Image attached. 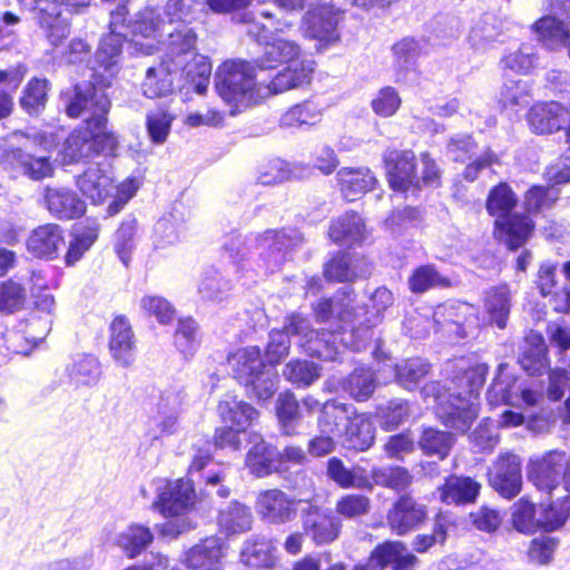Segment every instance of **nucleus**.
<instances>
[{
  "label": "nucleus",
  "mask_w": 570,
  "mask_h": 570,
  "mask_svg": "<svg viewBox=\"0 0 570 570\" xmlns=\"http://www.w3.org/2000/svg\"><path fill=\"white\" fill-rule=\"evenodd\" d=\"M195 33L187 27L169 35L168 52L157 68H149L142 82V92L148 98H157L173 90L174 77L185 75L197 94L208 87L210 66L206 58L194 52Z\"/></svg>",
  "instance_id": "obj_1"
},
{
  "label": "nucleus",
  "mask_w": 570,
  "mask_h": 570,
  "mask_svg": "<svg viewBox=\"0 0 570 570\" xmlns=\"http://www.w3.org/2000/svg\"><path fill=\"white\" fill-rule=\"evenodd\" d=\"M461 374L452 381L453 387H444L438 382L424 385L421 393L423 399L435 403L436 415L444 424L465 431L479 413L478 396L483 387L488 366L475 364L469 368H461Z\"/></svg>",
  "instance_id": "obj_2"
},
{
  "label": "nucleus",
  "mask_w": 570,
  "mask_h": 570,
  "mask_svg": "<svg viewBox=\"0 0 570 570\" xmlns=\"http://www.w3.org/2000/svg\"><path fill=\"white\" fill-rule=\"evenodd\" d=\"M110 102L101 89L86 85L76 87L73 99L67 107V114L71 118L86 117L85 121L90 127L92 149L95 146L102 153L111 154L118 147L117 137L107 130L106 115Z\"/></svg>",
  "instance_id": "obj_3"
},
{
  "label": "nucleus",
  "mask_w": 570,
  "mask_h": 570,
  "mask_svg": "<svg viewBox=\"0 0 570 570\" xmlns=\"http://www.w3.org/2000/svg\"><path fill=\"white\" fill-rule=\"evenodd\" d=\"M518 197L507 183L494 186L487 198V210L495 217V234L511 249L521 247L531 236L533 222L523 215H511Z\"/></svg>",
  "instance_id": "obj_4"
},
{
  "label": "nucleus",
  "mask_w": 570,
  "mask_h": 570,
  "mask_svg": "<svg viewBox=\"0 0 570 570\" xmlns=\"http://www.w3.org/2000/svg\"><path fill=\"white\" fill-rule=\"evenodd\" d=\"M76 184L82 195L95 205L104 204L111 198L107 209L110 216L119 213L139 188V183L135 178H127L115 185L108 167L101 164L90 165L77 177Z\"/></svg>",
  "instance_id": "obj_5"
},
{
  "label": "nucleus",
  "mask_w": 570,
  "mask_h": 570,
  "mask_svg": "<svg viewBox=\"0 0 570 570\" xmlns=\"http://www.w3.org/2000/svg\"><path fill=\"white\" fill-rule=\"evenodd\" d=\"M284 330L286 335H298L305 338L309 353L324 360H335L341 348L347 345H351L354 350H360L364 341L370 337L368 330L360 327L353 328L350 334L351 337H360L356 342H347L343 337L345 333L314 332L309 330L308 321L298 314L287 318Z\"/></svg>",
  "instance_id": "obj_6"
},
{
  "label": "nucleus",
  "mask_w": 570,
  "mask_h": 570,
  "mask_svg": "<svg viewBox=\"0 0 570 570\" xmlns=\"http://www.w3.org/2000/svg\"><path fill=\"white\" fill-rule=\"evenodd\" d=\"M314 61L308 58L286 63V67L277 72L268 83H265L261 72L252 71V96L255 92L258 98L264 99L271 95L296 89L308 83L314 71Z\"/></svg>",
  "instance_id": "obj_7"
},
{
  "label": "nucleus",
  "mask_w": 570,
  "mask_h": 570,
  "mask_svg": "<svg viewBox=\"0 0 570 570\" xmlns=\"http://www.w3.org/2000/svg\"><path fill=\"white\" fill-rule=\"evenodd\" d=\"M248 76L249 66L240 60L226 61L216 71L215 86L218 95L239 111L247 108Z\"/></svg>",
  "instance_id": "obj_8"
},
{
  "label": "nucleus",
  "mask_w": 570,
  "mask_h": 570,
  "mask_svg": "<svg viewBox=\"0 0 570 570\" xmlns=\"http://www.w3.org/2000/svg\"><path fill=\"white\" fill-rule=\"evenodd\" d=\"M219 410L227 428L216 432L215 444L218 448L236 450L242 441L247 439V428L249 426L248 404L233 397L220 403Z\"/></svg>",
  "instance_id": "obj_9"
},
{
  "label": "nucleus",
  "mask_w": 570,
  "mask_h": 570,
  "mask_svg": "<svg viewBox=\"0 0 570 570\" xmlns=\"http://www.w3.org/2000/svg\"><path fill=\"white\" fill-rule=\"evenodd\" d=\"M490 403H507L512 406L531 407L541 399V394L518 383L507 364H501L498 374L488 391Z\"/></svg>",
  "instance_id": "obj_10"
},
{
  "label": "nucleus",
  "mask_w": 570,
  "mask_h": 570,
  "mask_svg": "<svg viewBox=\"0 0 570 570\" xmlns=\"http://www.w3.org/2000/svg\"><path fill=\"white\" fill-rule=\"evenodd\" d=\"M158 495L154 505L167 518L185 515L195 500L194 489L189 481L163 480L157 487Z\"/></svg>",
  "instance_id": "obj_11"
},
{
  "label": "nucleus",
  "mask_w": 570,
  "mask_h": 570,
  "mask_svg": "<svg viewBox=\"0 0 570 570\" xmlns=\"http://www.w3.org/2000/svg\"><path fill=\"white\" fill-rule=\"evenodd\" d=\"M387 563H393L394 570H413L417 558L400 541L385 542L371 553L364 564L355 566L354 570H384Z\"/></svg>",
  "instance_id": "obj_12"
},
{
  "label": "nucleus",
  "mask_w": 570,
  "mask_h": 570,
  "mask_svg": "<svg viewBox=\"0 0 570 570\" xmlns=\"http://www.w3.org/2000/svg\"><path fill=\"white\" fill-rule=\"evenodd\" d=\"M491 487L502 497H515L521 490V461L518 455L504 454L498 458L489 472Z\"/></svg>",
  "instance_id": "obj_13"
},
{
  "label": "nucleus",
  "mask_w": 570,
  "mask_h": 570,
  "mask_svg": "<svg viewBox=\"0 0 570 570\" xmlns=\"http://www.w3.org/2000/svg\"><path fill=\"white\" fill-rule=\"evenodd\" d=\"M2 166L11 177L22 174L33 180H40L53 174V166L48 157L32 156L23 153L20 148L7 151L2 159Z\"/></svg>",
  "instance_id": "obj_14"
},
{
  "label": "nucleus",
  "mask_w": 570,
  "mask_h": 570,
  "mask_svg": "<svg viewBox=\"0 0 570 570\" xmlns=\"http://www.w3.org/2000/svg\"><path fill=\"white\" fill-rule=\"evenodd\" d=\"M109 350L114 361L121 367L131 366L136 360L134 334L124 317H116L111 323Z\"/></svg>",
  "instance_id": "obj_15"
},
{
  "label": "nucleus",
  "mask_w": 570,
  "mask_h": 570,
  "mask_svg": "<svg viewBox=\"0 0 570 570\" xmlns=\"http://www.w3.org/2000/svg\"><path fill=\"white\" fill-rule=\"evenodd\" d=\"M302 58L299 47L295 41L276 36L271 41H267L263 48V57L257 58L255 67H252L253 72H262L264 69L273 68L275 63H289Z\"/></svg>",
  "instance_id": "obj_16"
},
{
  "label": "nucleus",
  "mask_w": 570,
  "mask_h": 570,
  "mask_svg": "<svg viewBox=\"0 0 570 570\" xmlns=\"http://www.w3.org/2000/svg\"><path fill=\"white\" fill-rule=\"evenodd\" d=\"M425 518L424 505L417 504L409 497H403L394 503L389 512L387 522L395 533L402 535L422 523Z\"/></svg>",
  "instance_id": "obj_17"
},
{
  "label": "nucleus",
  "mask_w": 570,
  "mask_h": 570,
  "mask_svg": "<svg viewBox=\"0 0 570 570\" xmlns=\"http://www.w3.org/2000/svg\"><path fill=\"white\" fill-rule=\"evenodd\" d=\"M336 177L343 197L350 202L362 197L376 184L375 176L366 167H342Z\"/></svg>",
  "instance_id": "obj_18"
},
{
  "label": "nucleus",
  "mask_w": 570,
  "mask_h": 570,
  "mask_svg": "<svg viewBox=\"0 0 570 570\" xmlns=\"http://www.w3.org/2000/svg\"><path fill=\"white\" fill-rule=\"evenodd\" d=\"M415 156L412 151L393 153L387 159V176L390 186L394 190L404 191L410 186L416 185Z\"/></svg>",
  "instance_id": "obj_19"
},
{
  "label": "nucleus",
  "mask_w": 570,
  "mask_h": 570,
  "mask_svg": "<svg viewBox=\"0 0 570 570\" xmlns=\"http://www.w3.org/2000/svg\"><path fill=\"white\" fill-rule=\"evenodd\" d=\"M163 21L160 14L155 9H145L134 21L132 43L141 53L149 55L155 48L156 38L160 30Z\"/></svg>",
  "instance_id": "obj_20"
},
{
  "label": "nucleus",
  "mask_w": 570,
  "mask_h": 570,
  "mask_svg": "<svg viewBox=\"0 0 570 570\" xmlns=\"http://www.w3.org/2000/svg\"><path fill=\"white\" fill-rule=\"evenodd\" d=\"M531 29L535 39L549 50H558L564 47L570 38L569 24L550 14L538 19Z\"/></svg>",
  "instance_id": "obj_21"
},
{
  "label": "nucleus",
  "mask_w": 570,
  "mask_h": 570,
  "mask_svg": "<svg viewBox=\"0 0 570 570\" xmlns=\"http://www.w3.org/2000/svg\"><path fill=\"white\" fill-rule=\"evenodd\" d=\"M106 541L119 547L128 557L139 554L153 541L148 528L132 524L119 531L106 529Z\"/></svg>",
  "instance_id": "obj_22"
},
{
  "label": "nucleus",
  "mask_w": 570,
  "mask_h": 570,
  "mask_svg": "<svg viewBox=\"0 0 570 570\" xmlns=\"http://www.w3.org/2000/svg\"><path fill=\"white\" fill-rule=\"evenodd\" d=\"M63 243L61 228L56 224H46L32 230L27 248L37 257L53 258Z\"/></svg>",
  "instance_id": "obj_23"
},
{
  "label": "nucleus",
  "mask_w": 570,
  "mask_h": 570,
  "mask_svg": "<svg viewBox=\"0 0 570 570\" xmlns=\"http://www.w3.org/2000/svg\"><path fill=\"white\" fill-rule=\"evenodd\" d=\"M45 199L49 212L58 218L72 219L86 212L85 203L67 188L48 187Z\"/></svg>",
  "instance_id": "obj_24"
},
{
  "label": "nucleus",
  "mask_w": 570,
  "mask_h": 570,
  "mask_svg": "<svg viewBox=\"0 0 570 570\" xmlns=\"http://www.w3.org/2000/svg\"><path fill=\"white\" fill-rule=\"evenodd\" d=\"M480 484L471 478L450 476L439 488L440 500L446 504H465L475 501Z\"/></svg>",
  "instance_id": "obj_25"
},
{
  "label": "nucleus",
  "mask_w": 570,
  "mask_h": 570,
  "mask_svg": "<svg viewBox=\"0 0 570 570\" xmlns=\"http://www.w3.org/2000/svg\"><path fill=\"white\" fill-rule=\"evenodd\" d=\"M328 236L342 245L361 243L366 237L364 222L355 213H346L332 223Z\"/></svg>",
  "instance_id": "obj_26"
},
{
  "label": "nucleus",
  "mask_w": 570,
  "mask_h": 570,
  "mask_svg": "<svg viewBox=\"0 0 570 570\" xmlns=\"http://www.w3.org/2000/svg\"><path fill=\"white\" fill-rule=\"evenodd\" d=\"M354 415H357L352 405L337 401H328L322 407L320 428L322 433L341 436L345 426L350 424Z\"/></svg>",
  "instance_id": "obj_27"
},
{
  "label": "nucleus",
  "mask_w": 570,
  "mask_h": 570,
  "mask_svg": "<svg viewBox=\"0 0 570 570\" xmlns=\"http://www.w3.org/2000/svg\"><path fill=\"white\" fill-rule=\"evenodd\" d=\"M92 140L90 138V127L86 125L71 132L59 146L58 157L62 165H70L89 157L92 153Z\"/></svg>",
  "instance_id": "obj_28"
},
{
  "label": "nucleus",
  "mask_w": 570,
  "mask_h": 570,
  "mask_svg": "<svg viewBox=\"0 0 570 570\" xmlns=\"http://www.w3.org/2000/svg\"><path fill=\"white\" fill-rule=\"evenodd\" d=\"M563 108L557 102L534 105L528 115L531 129L537 134H551L561 128Z\"/></svg>",
  "instance_id": "obj_29"
},
{
  "label": "nucleus",
  "mask_w": 570,
  "mask_h": 570,
  "mask_svg": "<svg viewBox=\"0 0 570 570\" xmlns=\"http://www.w3.org/2000/svg\"><path fill=\"white\" fill-rule=\"evenodd\" d=\"M122 10L124 8L112 14L111 32L104 37L96 55L98 63L106 69L109 78H114L117 72L116 65L124 42L121 35L116 31L117 19L122 17Z\"/></svg>",
  "instance_id": "obj_30"
},
{
  "label": "nucleus",
  "mask_w": 570,
  "mask_h": 570,
  "mask_svg": "<svg viewBox=\"0 0 570 570\" xmlns=\"http://www.w3.org/2000/svg\"><path fill=\"white\" fill-rule=\"evenodd\" d=\"M341 524L332 515L320 511H311L304 521L305 533L316 543L334 541L340 533Z\"/></svg>",
  "instance_id": "obj_31"
},
{
  "label": "nucleus",
  "mask_w": 570,
  "mask_h": 570,
  "mask_svg": "<svg viewBox=\"0 0 570 570\" xmlns=\"http://www.w3.org/2000/svg\"><path fill=\"white\" fill-rule=\"evenodd\" d=\"M257 511L271 522H283L294 512L293 502L278 490L262 493L257 500Z\"/></svg>",
  "instance_id": "obj_32"
},
{
  "label": "nucleus",
  "mask_w": 570,
  "mask_h": 570,
  "mask_svg": "<svg viewBox=\"0 0 570 570\" xmlns=\"http://www.w3.org/2000/svg\"><path fill=\"white\" fill-rule=\"evenodd\" d=\"M337 22L338 14L332 8L324 7L308 12L306 17L307 32L313 38L330 42L337 38Z\"/></svg>",
  "instance_id": "obj_33"
},
{
  "label": "nucleus",
  "mask_w": 570,
  "mask_h": 570,
  "mask_svg": "<svg viewBox=\"0 0 570 570\" xmlns=\"http://www.w3.org/2000/svg\"><path fill=\"white\" fill-rule=\"evenodd\" d=\"M341 436H344L346 446L365 451L372 446L375 439L373 423L365 414L354 415Z\"/></svg>",
  "instance_id": "obj_34"
},
{
  "label": "nucleus",
  "mask_w": 570,
  "mask_h": 570,
  "mask_svg": "<svg viewBox=\"0 0 570 570\" xmlns=\"http://www.w3.org/2000/svg\"><path fill=\"white\" fill-rule=\"evenodd\" d=\"M327 472L342 488L372 489V481L361 466L345 468L343 462L336 458L328 461Z\"/></svg>",
  "instance_id": "obj_35"
},
{
  "label": "nucleus",
  "mask_w": 570,
  "mask_h": 570,
  "mask_svg": "<svg viewBox=\"0 0 570 570\" xmlns=\"http://www.w3.org/2000/svg\"><path fill=\"white\" fill-rule=\"evenodd\" d=\"M520 363L523 370L530 375H538L546 370L548 366L547 346L541 335L530 333L527 336Z\"/></svg>",
  "instance_id": "obj_36"
},
{
  "label": "nucleus",
  "mask_w": 570,
  "mask_h": 570,
  "mask_svg": "<svg viewBox=\"0 0 570 570\" xmlns=\"http://www.w3.org/2000/svg\"><path fill=\"white\" fill-rule=\"evenodd\" d=\"M223 556V543L218 538L212 537L189 551L187 563L190 568H205L206 570H212Z\"/></svg>",
  "instance_id": "obj_37"
},
{
  "label": "nucleus",
  "mask_w": 570,
  "mask_h": 570,
  "mask_svg": "<svg viewBox=\"0 0 570 570\" xmlns=\"http://www.w3.org/2000/svg\"><path fill=\"white\" fill-rule=\"evenodd\" d=\"M35 306L38 311L47 315L43 320L31 318L28 323L27 334L33 344H37L41 342L51 330L50 315L53 313L56 306L52 294L43 292L36 296Z\"/></svg>",
  "instance_id": "obj_38"
},
{
  "label": "nucleus",
  "mask_w": 570,
  "mask_h": 570,
  "mask_svg": "<svg viewBox=\"0 0 570 570\" xmlns=\"http://www.w3.org/2000/svg\"><path fill=\"white\" fill-rule=\"evenodd\" d=\"M430 368V364L420 357L403 360L395 365V377L404 389L414 390L429 374Z\"/></svg>",
  "instance_id": "obj_39"
},
{
  "label": "nucleus",
  "mask_w": 570,
  "mask_h": 570,
  "mask_svg": "<svg viewBox=\"0 0 570 570\" xmlns=\"http://www.w3.org/2000/svg\"><path fill=\"white\" fill-rule=\"evenodd\" d=\"M510 292L507 286L491 288L485 296V308L490 320L504 328L510 313Z\"/></svg>",
  "instance_id": "obj_40"
},
{
  "label": "nucleus",
  "mask_w": 570,
  "mask_h": 570,
  "mask_svg": "<svg viewBox=\"0 0 570 570\" xmlns=\"http://www.w3.org/2000/svg\"><path fill=\"white\" fill-rule=\"evenodd\" d=\"M174 120L175 117L165 109L149 111L146 115V130L150 141L155 145H164Z\"/></svg>",
  "instance_id": "obj_41"
},
{
  "label": "nucleus",
  "mask_w": 570,
  "mask_h": 570,
  "mask_svg": "<svg viewBox=\"0 0 570 570\" xmlns=\"http://www.w3.org/2000/svg\"><path fill=\"white\" fill-rule=\"evenodd\" d=\"M564 498L553 499V502L547 508H540L541 528L548 531L562 527L570 515V498L563 493Z\"/></svg>",
  "instance_id": "obj_42"
},
{
  "label": "nucleus",
  "mask_w": 570,
  "mask_h": 570,
  "mask_svg": "<svg viewBox=\"0 0 570 570\" xmlns=\"http://www.w3.org/2000/svg\"><path fill=\"white\" fill-rule=\"evenodd\" d=\"M419 443L425 454H435L440 459H444L449 454L454 440L449 432L429 428L423 431Z\"/></svg>",
  "instance_id": "obj_43"
},
{
  "label": "nucleus",
  "mask_w": 570,
  "mask_h": 570,
  "mask_svg": "<svg viewBox=\"0 0 570 570\" xmlns=\"http://www.w3.org/2000/svg\"><path fill=\"white\" fill-rule=\"evenodd\" d=\"M48 82L45 79L33 78L23 89L20 106L29 115L38 114L47 101Z\"/></svg>",
  "instance_id": "obj_44"
},
{
  "label": "nucleus",
  "mask_w": 570,
  "mask_h": 570,
  "mask_svg": "<svg viewBox=\"0 0 570 570\" xmlns=\"http://www.w3.org/2000/svg\"><path fill=\"white\" fill-rule=\"evenodd\" d=\"M512 522L518 531L532 532L541 528L540 509L537 510L527 499H520L513 505Z\"/></svg>",
  "instance_id": "obj_45"
},
{
  "label": "nucleus",
  "mask_w": 570,
  "mask_h": 570,
  "mask_svg": "<svg viewBox=\"0 0 570 570\" xmlns=\"http://www.w3.org/2000/svg\"><path fill=\"white\" fill-rule=\"evenodd\" d=\"M252 473L264 475L276 469L275 450L265 444L259 435L252 434Z\"/></svg>",
  "instance_id": "obj_46"
},
{
  "label": "nucleus",
  "mask_w": 570,
  "mask_h": 570,
  "mask_svg": "<svg viewBox=\"0 0 570 570\" xmlns=\"http://www.w3.org/2000/svg\"><path fill=\"white\" fill-rule=\"evenodd\" d=\"M321 120L320 108L312 102H304L289 108L281 117L282 127H298L303 125H315Z\"/></svg>",
  "instance_id": "obj_47"
},
{
  "label": "nucleus",
  "mask_w": 570,
  "mask_h": 570,
  "mask_svg": "<svg viewBox=\"0 0 570 570\" xmlns=\"http://www.w3.org/2000/svg\"><path fill=\"white\" fill-rule=\"evenodd\" d=\"M246 338L245 335L242 345L230 346L227 354V367L245 385L249 383V351Z\"/></svg>",
  "instance_id": "obj_48"
},
{
  "label": "nucleus",
  "mask_w": 570,
  "mask_h": 570,
  "mask_svg": "<svg viewBox=\"0 0 570 570\" xmlns=\"http://www.w3.org/2000/svg\"><path fill=\"white\" fill-rule=\"evenodd\" d=\"M257 171V180L262 185L279 184L294 176L291 165L281 158H274L261 164Z\"/></svg>",
  "instance_id": "obj_49"
},
{
  "label": "nucleus",
  "mask_w": 570,
  "mask_h": 570,
  "mask_svg": "<svg viewBox=\"0 0 570 570\" xmlns=\"http://www.w3.org/2000/svg\"><path fill=\"white\" fill-rule=\"evenodd\" d=\"M372 480V484L402 490L412 482V476L404 468L386 466L373 469Z\"/></svg>",
  "instance_id": "obj_50"
},
{
  "label": "nucleus",
  "mask_w": 570,
  "mask_h": 570,
  "mask_svg": "<svg viewBox=\"0 0 570 570\" xmlns=\"http://www.w3.org/2000/svg\"><path fill=\"white\" fill-rule=\"evenodd\" d=\"M40 24L47 30V38L51 45L58 46L69 35V23L61 18V11L52 8L40 12Z\"/></svg>",
  "instance_id": "obj_51"
},
{
  "label": "nucleus",
  "mask_w": 570,
  "mask_h": 570,
  "mask_svg": "<svg viewBox=\"0 0 570 570\" xmlns=\"http://www.w3.org/2000/svg\"><path fill=\"white\" fill-rule=\"evenodd\" d=\"M352 303L353 298L351 296H346L342 301H321L316 307L317 317L322 321H326L330 316H333L344 323H350L354 318Z\"/></svg>",
  "instance_id": "obj_52"
},
{
  "label": "nucleus",
  "mask_w": 570,
  "mask_h": 570,
  "mask_svg": "<svg viewBox=\"0 0 570 570\" xmlns=\"http://www.w3.org/2000/svg\"><path fill=\"white\" fill-rule=\"evenodd\" d=\"M558 197L557 189L552 187L533 186L524 194L523 206L529 214L539 213L550 208Z\"/></svg>",
  "instance_id": "obj_53"
},
{
  "label": "nucleus",
  "mask_w": 570,
  "mask_h": 570,
  "mask_svg": "<svg viewBox=\"0 0 570 570\" xmlns=\"http://www.w3.org/2000/svg\"><path fill=\"white\" fill-rule=\"evenodd\" d=\"M504 68L517 73H528L537 65L534 49L529 45H523L519 49L505 55L502 60Z\"/></svg>",
  "instance_id": "obj_54"
},
{
  "label": "nucleus",
  "mask_w": 570,
  "mask_h": 570,
  "mask_svg": "<svg viewBox=\"0 0 570 570\" xmlns=\"http://www.w3.org/2000/svg\"><path fill=\"white\" fill-rule=\"evenodd\" d=\"M381 426L384 430H394L410 416V405L404 400H393L379 409Z\"/></svg>",
  "instance_id": "obj_55"
},
{
  "label": "nucleus",
  "mask_w": 570,
  "mask_h": 570,
  "mask_svg": "<svg viewBox=\"0 0 570 570\" xmlns=\"http://www.w3.org/2000/svg\"><path fill=\"white\" fill-rule=\"evenodd\" d=\"M98 236V229L96 227H86L81 230H77L73 234V238L70 240L68 250L66 254V264L73 265L77 263L85 252H87L95 243Z\"/></svg>",
  "instance_id": "obj_56"
},
{
  "label": "nucleus",
  "mask_w": 570,
  "mask_h": 570,
  "mask_svg": "<svg viewBox=\"0 0 570 570\" xmlns=\"http://www.w3.org/2000/svg\"><path fill=\"white\" fill-rule=\"evenodd\" d=\"M70 375L78 384L90 385L97 383L100 376L98 360L91 355L79 356L73 362Z\"/></svg>",
  "instance_id": "obj_57"
},
{
  "label": "nucleus",
  "mask_w": 570,
  "mask_h": 570,
  "mask_svg": "<svg viewBox=\"0 0 570 570\" xmlns=\"http://www.w3.org/2000/svg\"><path fill=\"white\" fill-rule=\"evenodd\" d=\"M375 380L373 373L368 368H356L348 377L346 390L350 394L363 401L368 399L375 390Z\"/></svg>",
  "instance_id": "obj_58"
},
{
  "label": "nucleus",
  "mask_w": 570,
  "mask_h": 570,
  "mask_svg": "<svg viewBox=\"0 0 570 570\" xmlns=\"http://www.w3.org/2000/svg\"><path fill=\"white\" fill-rule=\"evenodd\" d=\"M26 302V289L13 281L0 283V312L13 313L20 309Z\"/></svg>",
  "instance_id": "obj_59"
},
{
  "label": "nucleus",
  "mask_w": 570,
  "mask_h": 570,
  "mask_svg": "<svg viewBox=\"0 0 570 570\" xmlns=\"http://www.w3.org/2000/svg\"><path fill=\"white\" fill-rule=\"evenodd\" d=\"M174 342L178 351L186 356L193 355L198 345L197 325L194 320H180L175 332Z\"/></svg>",
  "instance_id": "obj_60"
},
{
  "label": "nucleus",
  "mask_w": 570,
  "mask_h": 570,
  "mask_svg": "<svg viewBox=\"0 0 570 570\" xmlns=\"http://www.w3.org/2000/svg\"><path fill=\"white\" fill-rule=\"evenodd\" d=\"M412 292L422 293L433 286H448L449 282L441 277L433 266L419 267L409 279Z\"/></svg>",
  "instance_id": "obj_61"
},
{
  "label": "nucleus",
  "mask_w": 570,
  "mask_h": 570,
  "mask_svg": "<svg viewBox=\"0 0 570 570\" xmlns=\"http://www.w3.org/2000/svg\"><path fill=\"white\" fill-rule=\"evenodd\" d=\"M498 37L493 18L487 16L476 21L470 30L469 42L475 49H483Z\"/></svg>",
  "instance_id": "obj_62"
},
{
  "label": "nucleus",
  "mask_w": 570,
  "mask_h": 570,
  "mask_svg": "<svg viewBox=\"0 0 570 570\" xmlns=\"http://www.w3.org/2000/svg\"><path fill=\"white\" fill-rule=\"evenodd\" d=\"M284 375L293 383L309 385L320 377V371L314 363L295 361L286 365Z\"/></svg>",
  "instance_id": "obj_63"
},
{
  "label": "nucleus",
  "mask_w": 570,
  "mask_h": 570,
  "mask_svg": "<svg viewBox=\"0 0 570 570\" xmlns=\"http://www.w3.org/2000/svg\"><path fill=\"white\" fill-rule=\"evenodd\" d=\"M371 501L361 494H346L336 502V512L344 518L352 519L366 514L370 511Z\"/></svg>",
  "instance_id": "obj_64"
}]
</instances>
